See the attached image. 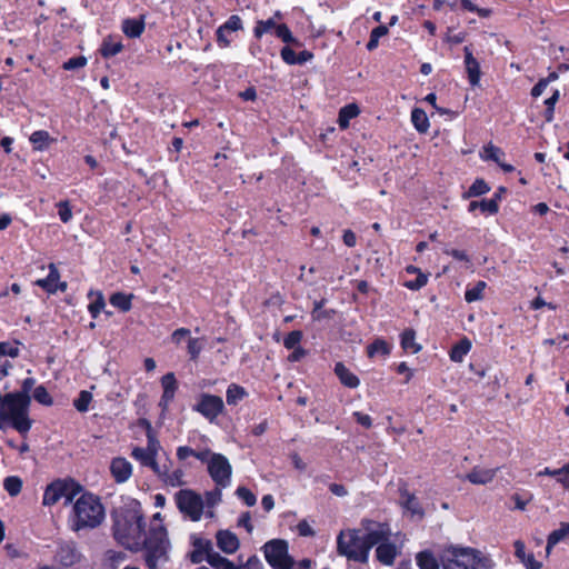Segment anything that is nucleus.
<instances>
[{"instance_id": "nucleus-37", "label": "nucleus", "mask_w": 569, "mask_h": 569, "mask_svg": "<svg viewBox=\"0 0 569 569\" xmlns=\"http://www.w3.org/2000/svg\"><path fill=\"white\" fill-rule=\"evenodd\" d=\"M470 349L471 342L468 339H462L451 349L450 359L455 362H461Z\"/></svg>"}, {"instance_id": "nucleus-60", "label": "nucleus", "mask_w": 569, "mask_h": 569, "mask_svg": "<svg viewBox=\"0 0 569 569\" xmlns=\"http://www.w3.org/2000/svg\"><path fill=\"white\" fill-rule=\"evenodd\" d=\"M184 338H190V330L187 328H179L174 330L171 335V341L176 345H180V342Z\"/></svg>"}, {"instance_id": "nucleus-62", "label": "nucleus", "mask_w": 569, "mask_h": 569, "mask_svg": "<svg viewBox=\"0 0 569 569\" xmlns=\"http://www.w3.org/2000/svg\"><path fill=\"white\" fill-rule=\"evenodd\" d=\"M353 416H355L357 422L360 423L361 426H363L365 428H370L372 426V420H371L370 416L359 412V411H356L353 413Z\"/></svg>"}, {"instance_id": "nucleus-4", "label": "nucleus", "mask_w": 569, "mask_h": 569, "mask_svg": "<svg viewBox=\"0 0 569 569\" xmlns=\"http://www.w3.org/2000/svg\"><path fill=\"white\" fill-rule=\"evenodd\" d=\"M338 551L340 555L356 561L366 562L369 557L368 546L358 530H345L338 536Z\"/></svg>"}, {"instance_id": "nucleus-15", "label": "nucleus", "mask_w": 569, "mask_h": 569, "mask_svg": "<svg viewBox=\"0 0 569 569\" xmlns=\"http://www.w3.org/2000/svg\"><path fill=\"white\" fill-rule=\"evenodd\" d=\"M193 550L190 553V560L192 563H200L207 560L211 550L213 549L212 542L201 536H192L191 538Z\"/></svg>"}, {"instance_id": "nucleus-58", "label": "nucleus", "mask_w": 569, "mask_h": 569, "mask_svg": "<svg viewBox=\"0 0 569 569\" xmlns=\"http://www.w3.org/2000/svg\"><path fill=\"white\" fill-rule=\"evenodd\" d=\"M460 4L465 10L477 12L480 17H488L490 14V10L480 9L476 4H473L470 0H460Z\"/></svg>"}, {"instance_id": "nucleus-59", "label": "nucleus", "mask_w": 569, "mask_h": 569, "mask_svg": "<svg viewBox=\"0 0 569 569\" xmlns=\"http://www.w3.org/2000/svg\"><path fill=\"white\" fill-rule=\"evenodd\" d=\"M280 56L287 64H297L298 54L290 47H283L281 49Z\"/></svg>"}, {"instance_id": "nucleus-38", "label": "nucleus", "mask_w": 569, "mask_h": 569, "mask_svg": "<svg viewBox=\"0 0 569 569\" xmlns=\"http://www.w3.org/2000/svg\"><path fill=\"white\" fill-rule=\"evenodd\" d=\"M487 288L485 281H478L472 288H468L465 292V299L467 302L479 301L483 298V291Z\"/></svg>"}, {"instance_id": "nucleus-22", "label": "nucleus", "mask_w": 569, "mask_h": 569, "mask_svg": "<svg viewBox=\"0 0 569 569\" xmlns=\"http://www.w3.org/2000/svg\"><path fill=\"white\" fill-rule=\"evenodd\" d=\"M496 472L497 469L476 467L466 476V479L473 485H487L495 479Z\"/></svg>"}, {"instance_id": "nucleus-1", "label": "nucleus", "mask_w": 569, "mask_h": 569, "mask_svg": "<svg viewBox=\"0 0 569 569\" xmlns=\"http://www.w3.org/2000/svg\"><path fill=\"white\" fill-rule=\"evenodd\" d=\"M114 537L130 550L146 549V561L154 569L160 560L167 559L169 541L161 523L156 525L149 536L143 530L142 515L138 506L119 516L114 523Z\"/></svg>"}, {"instance_id": "nucleus-54", "label": "nucleus", "mask_w": 569, "mask_h": 569, "mask_svg": "<svg viewBox=\"0 0 569 569\" xmlns=\"http://www.w3.org/2000/svg\"><path fill=\"white\" fill-rule=\"evenodd\" d=\"M9 356L16 358L19 356L18 342H0V357Z\"/></svg>"}, {"instance_id": "nucleus-55", "label": "nucleus", "mask_w": 569, "mask_h": 569, "mask_svg": "<svg viewBox=\"0 0 569 569\" xmlns=\"http://www.w3.org/2000/svg\"><path fill=\"white\" fill-rule=\"evenodd\" d=\"M427 282H428V274H426L423 272H419V274H417V278L415 280L405 282V287L410 290H419L422 287H425L427 284Z\"/></svg>"}, {"instance_id": "nucleus-12", "label": "nucleus", "mask_w": 569, "mask_h": 569, "mask_svg": "<svg viewBox=\"0 0 569 569\" xmlns=\"http://www.w3.org/2000/svg\"><path fill=\"white\" fill-rule=\"evenodd\" d=\"M362 526L365 530L363 539L368 546L369 551L375 545L379 546L390 536V529L385 523L366 520L362 522Z\"/></svg>"}, {"instance_id": "nucleus-64", "label": "nucleus", "mask_w": 569, "mask_h": 569, "mask_svg": "<svg viewBox=\"0 0 569 569\" xmlns=\"http://www.w3.org/2000/svg\"><path fill=\"white\" fill-rule=\"evenodd\" d=\"M284 569H310V561L307 559L296 561L291 560L290 565H287Z\"/></svg>"}, {"instance_id": "nucleus-63", "label": "nucleus", "mask_w": 569, "mask_h": 569, "mask_svg": "<svg viewBox=\"0 0 569 569\" xmlns=\"http://www.w3.org/2000/svg\"><path fill=\"white\" fill-rule=\"evenodd\" d=\"M297 529L299 535L303 537L313 536L315 533L311 526L307 521L299 522Z\"/></svg>"}, {"instance_id": "nucleus-7", "label": "nucleus", "mask_w": 569, "mask_h": 569, "mask_svg": "<svg viewBox=\"0 0 569 569\" xmlns=\"http://www.w3.org/2000/svg\"><path fill=\"white\" fill-rule=\"evenodd\" d=\"M161 449L160 442L151 432V427L148 425V445L146 448L134 447L131 456L134 460L144 467H149L154 473H160L161 465L158 463L157 457Z\"/></svg>"}, {"instance_id": "nucleus-48", "label": "nucleus", "mask_w": 569, "mask_h": 569, "mask_svg": "<svg viewBox=\"0 0 569 569\" xmlns=\"http://www.w3.org/2000/svg\"><path fill=\"white\" fill-rule=\"evenodd\" d=\"M93 397L90 391L83 390L80 392L79 398L73 402L74 407L80 412H86L89 409Z\"/></svg>"}, {"instance_id": "nucleus-45", "label": "nucleus", "mask_w": 569, "mask_h": 569, "mask_svg": "<svg viewBox=\"0 0 569 569\" xmlns=\"http://www.w3.org/2000/svg\"><path fill=\"white\" fill-rule=\"evenodd\" d=\"M30 141L34 146V149L42 150L43 148H46L48 146V143L50 141V137L47 131L39 130V131H34L30 136Z\"/></svg>"}, {"instance_id": "nucleus-53", "label": "nucleus", "mask_w": 569, "mask_h": 569, "mask_svg": "<svg viewBox=\"0 0 569 569\" xmlns=\"http://www.w3.org/2000/svg\"><path fill=\"white\" fill-rule=\"evenodd\" d=\"M302 339V332L295 330L291 331L283 340V345L287 349H295L300 347L299 343Z\"/></svg>"}, {"instance_id": "nucleus-8", "label": "nucleus", "mask_w": 569, "mask_h": 569, "mask_svg": "<svg viewBox=\"0 0 569 569\" xmlns=\"http://www.w3.org/2000/svg\"><path fill=\"white\" fill-rule=\"evenodd\" d=\"M178 509L192 521H199L203 513L204 501L200 495L190 489H182L176 493Z\"/></svg>"}, {"instance_id": "nucleus-57", "label": "nucleus", "mask_w": 569, "mask_h": 569, "mask_svg": "<svg viewBox=\"0 0 569 569\" xmlns=\"http://www.w3.org/2000/svg\"><path fill=\"white\" fill-rule=\"evenodd\" d=\"M221 489L222 488L218 487L213 491L206 493V502L204 503L209 508L214 507L217 503H219L221 501V497H222Z\"/></svg>"}, {"instance_id": "nucleus-5", "label": "nucleus", "mask_w": 569, "mask_h": 569, "mask_svg": "<svg viewBox=\"0 0 569 569\" xmlns=\"http://www.w3.org/2000/svg\"><path fill=\"white\" fill-rule=\"evenodd\" d=\"M443 569H483L485 563L478 552L470 548H450L442 557Z\"/></svg>"}, {"instance_id": "nucleus-3", "label": "nucleus", "mask_w": 569, "mask_h": 569, "mask_svg": "<svg viewBox=\"0 0 569 569\" xmlns=\"http://www.w3.org/2000/svg\"><path fill=\"white\" fill-rule=\"evenodd\" d=\"M2 399L3 403L0 410L2 419H9V422L18 432L27 433L31 428V420L29 419L31 399H26L13 392L4 395Z\"/></svg>"}, {"instance_id": "nucleus-34", "label": "nucleus", "mask_w": 569, "mask_h": 569, "mask_svg": "<svg viewBox=\"0 0 569 569\" xmlns=\"http://www.w3.org/2000/svg\"><path fill=\"white\" fill-rule=\"evenodd\" d=\"M209 449H203L201 451H196L188 446H180L177 448V458L180 461H184L190 457H194L203 462L204 458H207Z\"/></svg>"}, {"instance_id": "nucleus-31", "label": "nucleus", "mask_w": 569, "mask_h": 569, "mask_svg": "<svg viewBox=\"0 0 569 569\" xmlns=\"http://www.w3.org/2000/svg\"><path fill=\"white\" fill-rule=\"evenodd\" d=\"M401 347L411 353H418L421 346L416 342V332L412 329H407L401 335Z\"/></svg>"}, {"instance_id": "nucleus-23", "label": "nucleus", "mask_w": 569, "mask_h": 569, "mask_svg": "<svg viewBox=\"0 0 569 569\" xmlns=\"http://www.w3.org/2000/svg\"><path fill=\"white\" fill-rule=\"evenodd\" d=\"M377 559L385 566H391L398 555V549L393 543L381 542L376 550Z\"/></svg>"}, {"instance_id": "nucleus-13", "label": "nucleus", "mask_w": 569, "mask_h": 569, "mask_svg": "<svg viewBox=\"0 0 569 569\" xmlns=\"http://www.w3.org/2000/svg\"><path fill=\"white\" fill-rule=\"evenodd\" d=\"M243 28L242 20L239 16H231L217 30V41L219 47L227 48L232 41L231 34Z\"/></svg>"}, {"instance_id": "nucleus-46", "label": "nucleus", "mask_w": 569, "mask_h": 569, "mask_svg": "<svg viewBox=\"0 0 569 569\" xmlns=\"http://www.w3.org/2000/svg\"><path fill=\"white\" fill-rule=\"evenodd\" d=\"M3 487L10 496L14 497L20 493L22 481L19 477H7L3 481Z\"/></svg>"}, {"instance_id": "nucleus-50", "label": "nucleus", "mask_w": 569, "mask_h": 569, "mask_svg": "<svg viewBox=\"0 0 569 569\" xmlns=\"http://www.w3.org/2000/svg\"><path fill=\"white\" fill-rule=\"evenodd\" d=\"M33 398L41 405L50 406L52 405V398L50 397L48 390L43 386H38L34 388Z\"/></svg>"}, {"instance_id": "nucleus-26", "label": "nucleus", "mask_w": 569, "mask_h": 569, "mask_svg": "<svg viewBox=\"0 0 569 569\" xmlns=\"http://www.w3.org/2000/svg\"><path fill=\"white\" fill-rule=\"evenodd\" d=\"M569 538V523L562 522L560 528L553 530L549 536L547 540V553H550L551 549L559 542L566 540Z\"/></svg>"}, {"instance_id": "nucleus-51", "label": "nucleus", "mask_w": 569, "mask_h": 569, "mask_svg": "<svg viewBox=\"0 0 569 569\" xmlns=\"http://www.w3.org/2000/svg\"><path fill=\"white\" fill-rule=\"evenodd\" d=\"M104 308L103 296L98 292L88 306V309L93 318H97L101 310Z\"/></svg>"}, {"instance_id": "nucleus-36", "label": "nucleus", "mask_w": 569, "mask_h": 569, "mask_svg": "<svg viewBox=\"0 0 569 569\" xmlns=\"http://www.w3.org/2000/svg\"><path fill=\"white\" fill-rule=\"evenodd\" d=\"M131 300L132 295H124L122 292H116L110 297V303L122 312H127L131 309Z\"/></svg>"}, {"instance_id": "nucleus-21", "label": "nucleus", "mask_w": 569, "mask_h": 569, "mask_svg": "<svg viewBox=\"0 0 569 569\" xmlns=\"http://www.w3.org/2000/svg\"><path fill=\"white\" fill-rule=\"evenodd\" d=\"M161 386L163 388V393L160 400V406L163 409H167L169 403L174 398V393L177 390V380L172 372L164 375L161 379Z\"/></svg>"}, {"instance_id": "nucleus-24", "label": "nucleus", "mask_w": 569, "mask_h": 569, "mask_svg": "<svg viewBox=\"0 0 569 569\" xmlns=\"http://www.w3.org/2000/svg\"><path fill=\"white\" fill-rule=\"evenodd\" d=\"M335 373L339 378L340 382L351 389L358 388L360 385L359 378L351 372L342 362H338L335 366Z\"/></svg>"}, {"instance_id": "nucleus-10", "label": "nucleus", "mask_w": 569, "mask_h": 569, "mask_svg": "<svg viewBox=\"0 0 569 569\" xmlns=\"http://www.w3.org/2000/svg\"><path fill=\"white\" fill-rule=\"evenodd\" d=\"M193 409L210 422H213L223 412L224 403L219 396L202 393L199 396Z\"/></svg>"}, {"instance_id": "nucleus-14", "label": "nucleus", "mask_w": 569, "mask_h": 569, "mask_svg": "<svg viewBox=\"0 0 569 569\" xmlns=\"http://www.w3.org/2000/svg\"><path fill=\"white\" fill-rule=\"evenodd\" d=\"M217 547L226 555H233L240 548V541L236 533L228 529L218 530L216 533Z\"/></svg>"}, {"instance_id": "nucleus-18", "label": "nucleus", "mask_w": 569, "mask_h": 569, "mask_svg": "<svg viewBox=\"0 0 569 569\" xmlns=\"http://www.w3.org/2000/svg\"><path fill=\"white\" fill-rule=\"evenodd\" d=\"M515 547V556L516 558L525 566L526 569H540L541 562L536 560L532 552L526 551V546L523 541L516 540L513 542Z\"/></svg>"}, {"instance_id": "nucleus-11", "label": "nucleus", "mask_w": 569, "mask_h": 569, "mask_svg": "<svg viewBox=\"0 0 569 569\" xmlns=\"http://www.w3.org/2000/svg\"><path fill=\"white\" fill-rule=\"evenodd\" d=\"M62 498L66 503L71 502V480L69 478L57 479L49 483L44 490L42 505L53 506Z\"/></svg>"}, {"instance_id": "nucleus-35", "label": "nucleus", "mask_w": 569, "mask_h": 569, "mask_svg": "<svg viewBox=\"0 0 569 569\" xmlns=\"http://www.w3.org/2000/svg\"><path fill=\"white\" fill-rule=\"evenodd\" d=\"M480 157L483 160H492L497 164H500L502 162V158L505 157V152L495 144L488 143L483 147Z\"/></svg>"}, {"instance_id": "nucleus-17", "label": "nucleus", "mask_w": 569, "mask_h": 569, "mask_svg": "<svg viewBox=\"0 0 569 569\" xmlns=\"http://www.w3.org/2000/svg\"><path fill=\"white\" fill-rule=\"evenodd\" d=\"M50 272L46 279H39L36 281V284L46 289L48 292H56L58 289L61 291H66L68 288V283L66 281L59 282L60 274L58 269L53 263L49 266Z\"/></svg>"}, {"instance_id": "nucleus-6", "label": "nucleus", "mask_w": 569, "mask_h": 569, "mask_svg": "<svg viewBox=\"0 0 569 569\" xmlns=\"http://www.w3.org/2000/svg\"><path fill=\"white\" fill-rule=\"evenodd\" d=\"M203 462L207 465L209 476L218 487L227 488L230 486L232 466L226 456L209 450Z\"/></svg>"}, {"instance_id": "nucleus-42", "label": "nucleus", "mask_w": 569, "mask_h": 569, "mask_svg": "<svg viewBox=\"0 0 569 569\" xmlns=\"http://www.w3.org/2000/svg\"><path fill=\"white\" fill-rule=\"evenodd\" d=\"M568 473H569V462L559 469H550L547 467L543 470L539 471L538 476L555 477L557 482L562 486V479H565Z\"/></svg>"}, {"instance_id": "nucleus-20", "label": "nucleus", "mask_w": 569, "mask_h": 569, "mask_svg": "<svg viewBox=\"0 0 569 569\" xmlns=\"http://www.w3.org/2000/svg\"><path fill=\"white\" fill-rule=\"evenodd\" d=\"M465 66L468 73V79L471 86H478L480 82L481 71L480 64L477 59L472 56V52L468 47H465Z\"/></svg>"}, {"instance_id": "nucleus-61", "label": "nucleus", "mask_w": 569, "mask_h": 569, "mask_svg": "<svg viewBox=\"0 0 569 569\" xmlns=\"http://www.w3.org/2000/svg\"><path fill=\"white\" fill-rule=\"evenodd\" d=\"M237 569H263V565L257 556H252L246 563L237 567Z\"/></svg>"}, {"instance_id": "nucleus-28", "label": "nucleus", "mask_w": 569, "mask_h": 569, "mask_svg": "<svg viewBox=\"0 0 569 569\" xmlns=\"http://www.w3.org/2000/svg\"><path fill=\"white\" fill-rule=\"evenodd\" d=\"M144 30V22L139 19H127L122 22V31L129 38H138Z\"/></svg>"}, {"instance_id": "nucleus-56", "label": "nucleus", "mask_w": 569, "mask_h": 569, "mask_svg": "<svg viewBox=\"0 0 569 569\" xmlns=\"http://www.w3.org/2000/svg\"><path fill=\"white\" fill-rule=\"evenodd\" d=\"M36 380L33 378H27L22 381L21 389L19 391H16L14 393L20 395V397H23L26 399L30 398V392L34 390Z\"/></svg>"}, {"instance_id": "nucleus-32", "label": "nucleus", "mask_w": 569, "mask_h": 569, "mask_svg": "<svg viewBox=\"0 0 569 569\" xmlns=\"http://www.w3.org/2000/svg\"><path fill=\"white\" fill-rule=\"evenodd\" d=\"M278 22L274 18H269L267 20H258L253 28V36L257 39H261L266 33L271 32L277 29Z\"/></svg>"}, {"instance_id": "nucleus-25", "label": "nucleus", "mask_w": 569, "mask_h": 569, "mask_svg": "<svg viewBox=\"0 0 569 569\" xmlns=\"http://www.w3.org/2000/svg\"><path fill=\"white\" fill-rule=\"evenodd\" d=\"M248 396V391L237 383H230L226 391V400L229 406H237Z\"/></svg>"}, {"instance_id": "nucleus-40", "label": "nucleus", "mask_w": 569, "mask_h": 569, "mask_svg": "<svg viewBox=\"0 0 569 569\" xmlns=\"http://www.w3.org/2000/svg\"><path fill=\"white\" fill-rule=\"evenodd\" d=\"M274 34L286 43H291L296 47H301L300 41L292 36L291 31L284 23L278 24L277 29L274 30Z\"/></svg>"}, {"instance_id": "nucleus-2", "label": "nucleus", "mask_w": 569, "mask_h": 569, "mask_svg": "<svg viewBox=\"0 0 569 569\" xmlns=\"http://www.w3.org/2000/svg\"><path fill=\"white\" fill-rule=\"evenodd\" d=\"M104 517L103 505L92 493H82L73 502V530L97 528L102 523Z\"/></svg>"}, {"instance_id": "nucleus-33", "label": "nucleus", "mask_w": 569, "mask_h": 569, "mask_svg": "<svg viewBox=\"0 0 569 569\" xmlns=\"http://www.w3.org/2000/svg\"><path fill=\"white\" fill-rule=\"evenodd\" d=\"M206 561L214 569H237V566H234L229 559L216 552L213 549Z\"/></svg>"}, {"instance_id": "nucleus-19", "label": "nucleus", "mask_w": 569, "mask_h": 569, "mask_svg": "<svg viewBox=\"0 0 569 569\" xmlns=\"http://www.w3.org/2000/svg\"><path fill=\"white\" fill-rule=\"evenodd\" d=\"M156 475L164 485L170 487H181L186 483L184 472L180 468L170 471L168 466L163 465L160 467V473Z\"/></svg>"}, {"instance_id": "nucleus-44", "label": "nucleus", "mask_w": 569, "mask_h": 569, "mask_svg": "<svg viewBox=\"0 0 569 569\" xmlns=\"http://www.w3.org/2000/svg\"><path fill=\"white\" fill-rule=\"evenodd\" d=\"M388 28L386 26H379L375 28L370 33V39L367 43V49L369 51L375 50L379 44V39L385 37L388 33Z\"/></svg>"}, {"instance_id": "nucleus-27", "label": "nucleus", "mask_w": 569, "mask_h": 569, "mask_svg": "<svg viewBox=\"0 0 569 569\" xmlns=\"http://www.w3.org/2000/svg\"><path fill=\"white\" fill-rule=\"evenodd\" d=\"M360 113V109L356 103H350L340 109L338 123L341 129H347L351 119Z\"/></svg>"}, {"instance_id": "nucleus-49", "label": "nucleus", "mask_w": 569, "mask_h": 569, "mask_svg": "<svg viewBox=\"0 0 569 569\" xmlns=\"http://www.w3.org/2000/svg\"><path fill=\"white\" fill-rule=\"evenodd\" d=\"M490 190L489 186L482 179H477L469 188L468 197H478L487 193Z\"/></svg>"}, {"instance_id": "nucleus-43", "label": "nucleus", "mask_w": 569, "mask_h": 569, "mask_svg": "<svg viewBox=\"0 0 569 569\" xmlns=\"http://www.w3.org/2000/svg\"><path fill=\"white\" fill-rule=\"evenodd\" d=\"M390 352V346L382 339L375 340L369 347H368V356L370 358L382 355L387 356Z\"/></svg>"}, {"instance_id": "nucleus-9", "label": "nucleus", "mask_w": 569, "mask_h": 569, "mask_svg": "<svg viewBox=\"0 0 569 569\" xmlns=\"http://www.w3.org/2000/svg\"><path fill=\"white\" fill-rule=\"evenodd\" d=\"M264 558L272 569H284L293 559L289 555L287 541L274 539L262 547Z\"/></svg>"}, {"instance_id": "nucleus-41", "label": "nucleus", "mask_w": 569, "mask_h": 569, "mask_svg": "<svg viewBox=\"0 0 569 569\" xmlns=\"http://www.w3.org/2000/svg\"><path fill=\"white\" fill-rule=\"evenodd\" d=\"M403 508L411 518L420 519L422 517V511L419 506V502L417 498L413 496L407 497L406 501L403 502Z\"/></svg>"}, {"instance_id": "nucleus-39", "label": "nucleus", "mask_w": 569, "mask_h": 569, "mask_svg": "<svg viewBox=\"0 0 569 569\" xmlns=\"http://www.w3.org/2000/svg\"><path fill=\"white\" fill-rule=\"evenodd\" d=\"M416 560L420 569H439L436 558L429 551L419 552Z\"/></svg>"}, {"instance_id": "nucleus-29", "label": "nucleus", "mask_w": 569, "mask_h": 569, "mask_svg": "<svg viewBox=\"0 0 569 569\" xmlns=\"http://www.w3.org/2000/svg\"><path fill=\"white\" fill-rule=\"evenodd\" d=\"M411 122L420 133H426L429 130L430 122L422 109L416 108L411 111Z\"/></svg>"}, {"instance_id": "nucleus-16", "label": "nucleus", "mask_w": 569, "mask_h": 569, "mask_svg": "<svg viewBox=\"0 0 569 569\" xmlns=\"http://www.w3.org/2000/svg\"><path fill=\"white\" fill-rule=\"evenodd\" d=\"M112 477L118 483L126 482L132 475V465L126 458L117 457L110 465Z\"/></svg>"}, {"instance_id": "nucleus-52", "label": "nucleus", "mask_w": 569, "mask_h": 569, "mask_svg": "<svg viewBox=\"0 0 569 569\" xmlns=\"http://www.w3.org/2000/svg\"><path fill=\"white\" fill-rule=\"evenodd\" d=\"M236 495L249 507L254 506L257 502L256 496L246 487H239L236 491Z\"/></svg>"}, {"instance_id": "nucleus-30", "label": "nucleus", "mask_w": 569, "mask_h": 569, "mask_svg": "<svg viewBox=\"0 0 569 569\" xmlns=\"http://www.w3.org/2000/svg\"><path fill=\"white\" fill-rule=\"evenodd\" d=\"M123 46L119 39L114 37H108L103 40V43L101 46V54L104 58H110L121 52Z\"/></svg>"}, {"instance_id": "nucleus-47", "label": "nucleus", "mask_w": 569, "mask_h": 569, "mask_svg": "<svg viewBox=\"0 0 569 569\" xmlns=\"http://www.w3.org/2000/svg\"><path fill=\"white\" fill-rule=\"evenodd\" d=\"M204 347L203 338H189L188 339V353L192 360H196Z\"/></svg>"}]
</instances>
